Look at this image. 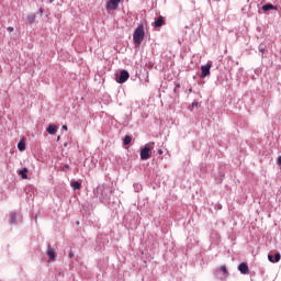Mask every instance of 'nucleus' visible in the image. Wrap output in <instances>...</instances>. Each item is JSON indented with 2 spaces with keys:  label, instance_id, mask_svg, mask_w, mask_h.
Here are the masks:
<instances>
[{
  "label": "nucleus",
  "instance_id": "12",
  "mask_svg": "<svg viewBox=\"0 0 281 281\" xmlns=\"http://www.w3.org/2000/svg\"><path fill=\"white\" fill-rule=\"evenodd\" d=\"M261 10H262L263 12H269V10H278V7H277V5H273V4H271V3H268V4H263V5L261 7Z\"/></svg>",
  "mask_w": 281,
  "mask_h": 281
},
{
  "label": "nucleus",
  "instance_id": "4",
  "mask_svg": "<svg viewBox=\"0 0 281 281\" xmlns=\"http://www.w3.org/2000/svg\"><path fill=\"white\" fill-rule=\"evenodd\" d=\"M128 78H131V74H128V70L123 69L120 71L119 76H116V82L119 85H124Z\"/></svg>",
  "mask_w": 281,
  "mask_h": 281
},
{
  "label": "nucleus",
  "instance_id": "10",
  "mask_svg": "<svg viewBox=\"0 0 281 281\" xmlns=\"http://www.w3.org/2000/svg\"><path fill=\"white\" fill-rule=\"evenodd\" d=\"M46 131L48 135H56V133L58 132V126L49 124Z\"/></svg>",
  "mask_w": 281,
  "mask_h": 281
},
{
  "label": "nucleus",
  "instance_id": "28",
  "mask_svg": "<svg viewBox=\"0 0 281 281\" xmlns=\"http://www.w3.org/2000/svg\"><path fill=\"white\" fill-rule=\"evenodd\" d=\"M175 88H176V89H181V85H180V83H177Z\"/></svg>",
  "mask_w": 281,
  "mask_h": 281
},
{
  "label": "nucleus",
  "instance_id": "24",
  "mask_svg": "<svg viewBox=\"0 0 281 281\" xmlns=\"http://www.w3.org/2000/svg\"><path fill=\"white\" fill-rule=\"evenodd\" d=\"M63 172H66V170H69V165H65L63 168H61Z\"/></svg>",
  "mask_w": 281,
  "mask_h": 281
},
{
  "label": "nucleus",
  "instance_id": "15",
  "mask_svg": "<svg viewBox=\"0 0 281 281\" xmlns=\"http://www.w3.org/2000/svg\"><path fill=\"white\" fill-rule=\"evenodd\" d=\"M131 142H133V137L131 135H125V137L123 138V146H128Z\"/></svg>",
  "mask_w": 281,
  "mask_h": 281
},
{
  "label": "nucleus",
  "instance_id": "19",
  "mask_svg": "<svg viewBox=\"0 0 281 281\" xmlns=\"http://www.w3.org/2000/svg\"><path fill=\"white\" fill-rule=\"evenodd\" d=\"M223 179H225V173L220 172L218 177L215 179L216 183H223Z\"/></svg>",
  "mask_w": 281,
  "mask_h": 281
},
{
  "label": "nucleus",
  "instance_id": "18",
  "mask_svg": "<svg viewBox=\"0 0 281 281\" xmlns=\"http://www.w3.org/2000/svg\"><path fill=\"white\" fill-rule=\"evenodd\" d=\"M18 150H20V153H23V150H25V140H20L18 143Z\"/></svg>",
  "mask_w": 281,
  "mask_h": 281
},
{
  "label": "nucleus",
  "instance_id": "25",
  "mask_svg": "<svg viewBox=\"0 0 281 281\" xmlns=\"http://www.w3.org/2000/svg\"><path fill=\"white\" fill-rule=\"evenodd\" d=\"M277 165H278V166H281V156L278 157V159H277Z\"/></svg>",
  "mask_w": 281,
  "mask_h": 281
},
{
  "label": "nucleus",
  "instance_id": "5",
  "mask_svg": "<svg viewBox=\"0 0 281 281\" xmlns=\"http://www.w3.org/2000/svg\"><path fill=\"white\" fill-rule=\"evenodd\" d=\"M211 69H212V61H209L206 65L201 66L200 78H207V76H210Z\"/></svg>",
  "mask_w": 281,
  "mask_h": 281
},
{
  "label": "nucleus",
  "instance_id": "2",
  "mask_svg": "<svg viewBox=\"0 0 281 281\" xmlns=\"http://www.w3.org/2000/svg\"><path fill=\"white\" fill-rule=\"evenodd\" d=\"M144 36H146V32L144 31V24H139L133 34V41L134 44L139 47V45H142L143 41H144Z\"/></svg>",
  "mask_w": 281,
  "mask_h": 281
},
{
  "label": "nucleus",
  "instance_id": "22",
  "mask_svg": "<svg viewBox=\"0 0 281 281\" xmlns=\"http://www.w3.org/2000/svg\"><path fill=\"white\" fill-rule=\"evenodd\" d=\"M134 188L136 192H139V190H142V184H134Z\"/></svg>",
  "mask_w": 281,
  "mask_h": 281
},
{
  "label": "nucleus",
  "instance_id": "23",
  "mask_svg": "<svg viewBox=\"0 0 281 281\" xmlns=\"http://www.w3.org/2000/svg\"><path fill=\"white\" fill-rule=\"evenodd\" d=\"M259 52L261 53V54H265V45H259Z\"/></svg>",
  "mask_w": 281,
  "mask_h": 281
},
{
  "label": "nucleus",
  "instance_id": "26",
  "mask_svg": "<svg viewBox=\"0 0 281 281\" xmlns=\"http://www.w3.org/2000/svg\"><path fill=\"white\" fill-rule=\"evenodd\" d=\"M7 30H8V32H14V27H12V26L7 27Z\"/></svg>",
  "mask_w": 281,
  "mask_h": 281
},
{
  "label": "nucleus",
  "instance_id": "31",
  "mask_svg": "<svg viewBox=\"0 0 281 281\" xmlns=\"http://www.w3.org/2000/svg\"><path fill=\"white\" fill-rule=\"evenodd\" d=\"M178 89H179V88H175L173 91L177 93Z\"/></svg>",
  "mask_w": 281,
  "mask_h": 281
},
{
  "label": "nucleus",
  "instance_id": "11",
  "mask_svg": "<svg viewBox=\"0 0 281 281\" xmlns=\"http://www.w3.org/2000/svg\"><path fill=\"white\" fill-rule=\"evenodd\" d=\"M166 23L164 16L159 15L157 20L154 22V27H161Z\"/></svg>",
  "mask_w": 281,
  "mask_h": 281
},
{
  "label": "nucleus",
  "instance_id": "9",
  "mask_svg": "<svg viewBox=\"0 0 281 281\" xmlns=\"http://www.w3.org/2000/svg\"><path fill=\"white\" fill-rule=\"evenodd\" d=\"M268 260H269V262H273V263L280 262V260H281L280 252H276L274 255L273 254H269L268 255Z\"/></svg>",
  "mask_w": 281,
  "mask_h": 281
},
{
  "label": "nucleus",
  "instance_id": "8",
  "mask_svg": "<svg viewBox=\"0 0 281 281\" xmlns=\"http://www.w3.org/2000/svg\"><path fill=\"white\" fill-rule=\"evenodd\" d=\"M46 254L49 258V262H54V260H56V250L52 248V245H48Z\"/></svg>",
  "mask_w": 281,
  "mask_h": 281
},
{
  "label": "nucleus",
  "instance_id": "13",
  "mask_svg": "<svg viewBox=\"0 0 281 281\" xmlns=\"http://www.w3.org/2000/svg\"><path fill=\"white\" fill-rule=\"evenodd\" d=\"M9 224L10 225H18L19 224V222L16 221V213H11L10 214Z\"/></svg>",
  "mask_w": 281,
  "mask_h": 281
},
{
  "label": "nucleus",
  "instance_id": "3",
  "mask_svg": "<svg viewBox=\"0 0 281 281\" xmlns=\"http://www.w3.org/2000/svg\"><path fill=\"white\" fill-rule=\"evenodd\" d=\"M153 148H155V143H148L140 149L142 161L150 159V150H153Z\"/></svg>",
  "mask_w": 281,
  "mask_h": 281
},
{
  "label": "nucleus",
  "instance_id": "1",
  "mask_svg": "<svg viewBox=\"0 0 281 281\" xmlns=\"http://www.w3.org/2000/svg\"><path fill=\"white\" fill-rule=\"evenodd\" d=\"M112 192L111 189L104 186H99L97 187V190H94V196L100 199L101 203H109L111 201Z\"/></svg>",
  "mask_w": 281,
  "mask_h": 281
},
{
  "label": "nucleus",
  "instance_id": "16",
  "mask_svg": "<svg viewBox=\"0 0 281 281\" xmlns=\"http://www.w3.org/2000/svg\"><path fill=\"white\" fill-rule=\"evenodd\" d=\"M70 186L74 190H80V188H82V183H80L79 181H72L70 182Z\"/></svg>",
  "mask_w": 281,
  "mask_h": 281
},
{
  "label": "nucleus",
  "instance_id": "7",
  "mask_svg": "<svg viewBox=\"0 0 281 281\" xmlns=\"http://www.w3.org/2000/svg\"><path fill=\"white\" fill-rule=\"evenodd\" d=\"M238 271L243 274V276H247L249 274V266L247 265V262H241L238 265Z\"/></svg>",
  "mask_w": 281,
  "mask_h": 281
},
{
  "label": "nucleus",
  "instance_id": "20",
  "mask_svg": "<svg viewBox=\"0 0 281 281\" xmlns=\"http://www.w3.org/2000/svg\"><path fill=\"white\" fill-rule=\"evenodd\" d=\"M220 269L224 273L225 278H227V276H229V272L227 271V267L226 266H221Z\"/></svg>",
  "mask_w": 281,
  "mask_h": 281
},
{
  "label": "nucleus",
  "instance_id": "27",
  "mask_svg": "<svg viewBox=\"0 0 281 281\" xmlns=\"http://www.w3.org/2000/svg\"><path fill=\"white\" fill-rule=\"evenodd\" d=\"M61 130H63V131H68L67 125H63V126H61Z\"/></svg>",
  "mask_w": 281,
  "mask_h": 281
},
{
  "label": "nucleus",
  "instance_id": "29",
  "mask_svg": "<svg viewBox=\"0 0 281 281\" xmlns=\"http://www.w3.org/2000/svg\"><path fill=\"white\" fill-rule=\"evenodd\" d=\"M158 155H164V150H162V149H159V150H158Z\"/></svg>",
  "mask_w": 281,
  "mask_h": 281
},
{
  "label": "nucleus",
  "instance_id": "21",
  "mask_svg": "<svg viewBox=\"0 0 281 281\" xmlns=\"http://www.w3.org/2000/svg\"><path fill=\"white\" fill-rule=\"evenodd\" d=\"M194 106H199V102L194 101L191 106L189 108L190 111H193L194 110Z\"/></svg>",
  "mask_w": 281,
  "mask_h": 281
},
{
  "label": "nucleus",
  "instance_id": "35",
  "mask_svg": "<svg viewBox=\"0 0 281 281\" xmlns=\"http://www.w3.org/2000/svg\"><path fill=\"white\" fill-rule=\"evenodd\" d=\"M64 146L67 147V143H65Z\"/></svg>",
  "mask_w": 281,
  "mask_h": 281
},
{
  "label": "nucleus",
  "instance_id": "6",
  "mask_svg": "<svg viewBox=\"0 0 281 281\" xmlns=\"http://www.w3.org/2000/svg\"><path fill=\"white\" fill-rule=\"evenodd\" d=\"M120 3H122V0H108L105 8L108 12H110V10H116L120 8Z\"/></svg>",
  "mask_w": 281,
  "mask_h": 281
},
{
  "label": "nucleus",
  "instance_id": "32",
  "mask_svg": "<svg viewBox=\"0 0 281 281\" xmlns=\"http://www.w3.org/2000/svg\"><path fill=\"white\" fill-rule=\"evenodd\" d=\"M57 142H60V136H57Z\"/></svg>",
  "mask_w": 281,
  "mask_h": 281
},
{
  "label": "nucleus",
  "instance_id": "34",
  "mask_svg": "<svg viewBox=\"0 0 281 281\" xmlns=\"http://www.w3.org/2000/svg\"><path fill=\"white\" fill-rule=\"evenodd\" d=\"M41 14H43V9H40Z\"/></svg>",
  "mask_w": 281,
  "mask_h": 281
},
{
  "label": "nucleus",
  "instance_id": "17",
  "mask_svg": "<svg viewBox=\"0 0 281 281\" xmlns=\"http://www.w3.org/2000/svg\"><path fill=\"white\" fill-rule=\"evenodd\" d=\"M27 167H24L22 170L19 171L20 177H22L23 179H27Z\"/></svg>",
  "mask_w": 281,
  "mask_h": 281
},
{
  "label": "nucleus",
  "instance_id": "30",
  "mask_svg": "<svg viewBox=\"0 0 281 281\" xmlns=\"http://www.w3.org/2000/svg\"><path fill=\"white\" fill-rule=\"evenodd\" d=\"M69 258H74V252L72 251L69 252Z\"/></svg>",
  "mask_w": 281,
  "mask_h": 281
},
{
  "label": "nucleus",
  "instance_id": "14",
  "mask_svg": "<svg viewBox=\"0 0 281 281\" xmlns=\"http://www.w3.org/2000/svg\"><path fill=\"white\" fill-rule=\"evenodd\" d=\"M26 21H27V23H30V25H32L33 23H35V21H36V14H34V13L29 14V15L26 16Z\"/></svg>",
  "mask_w": 281,
  "mask_h": 281
},
{
  "label": "nucleus",
  "instance_id": "33",
  "mask_svg": "<svg viewBox=\"0 0 281 281\" xmlns=\"http://www.w3.org/2000/svg\"><path fill=\"white\" fill-rule=\"evenodd\" d=\"M49 1V3H54V0H48Z\"/></svg>",
  "mask_w": 281,
  "mask_h": 281
}]
</instances>
